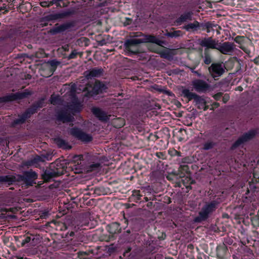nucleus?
Wrapping results in <instances>:
<instances>
[{"label":"nucleus","instance_id":"1","mask_svg":"<svg viewBox=\"0 0 259 259\" xmlns=\"http://www.w3.org/2000/svg\"><path fill=\"white\" fill-rule=\"evenodd\" d=\"M144 42H153L157 45H161L162 41L155 36L145 35L140 38H135L127 40L126 42V49L130 50L132 46Z\"/></svg>","mask_w":259,"mask_h":259},{"label":"nucleus","instance_id":"2","mask_svg":"<svg viewBox=\"0 0 259 259\" xmlns=\"http://www.w3.org/2000/svg\"><path fill=\"white\" fill-rule=\"evenodd\" d=\"M106 89V86L104 83L99 81H96L93 87L91 84H88L87 87L83 88L82 91H87L88 95L92 96L93 94L105 92Z\"/></svg>","mask_w":259,"mask_h":259},{"label":"nucleus","instance_id":"3","mask_svg":"<svg viewBox=\"0 0 259 259\" xmlns=\"http://www.w3.org/2000/svg\"><path fill=\"white\" fill-rule=\"evenodd\" d=\"M192 85L194 90L199 93L205 92L209 88V84L206 81L200 79L193 80L192 82Z\"/></svg>","mask_w":259,"mask_h":259},{"label":"nucleus","instance_id":"4","mask_svg":"<svg viewBox=\"0 0 259 259\" xmlns=\"http://www.w3.org/2000/svg\"><path fill=\"white\" fill-rule=\"evenodd\" d=\"M235 49V45L230 42H225L223 44L219 42L217 50L224 54H231Z\"/></svg>","mask_w":259,"mask_h":259},{"label":"nucleus","instance_id":"5","mask_svg":"<svg viewBox=\"0 0 259 259\" xmlns=\"http://www.w3.org/2000/svg\"><path fill=\"white\" fill-rule=\"evenodd\" d=\"M216 207V203L214 202H211L205 205L201 211L199 212L200 220L206 219L209 213L213 211Z\"/></svg>","mask_w":259,"mask_h":259},{"label":"nucleus","instance_id":"6","mask_svg":"<svg viewBox=\"0 0 259 259\" xmlns=\"http://www.w3.org/2000/svg\"><path fill=\"white\" fill-rule=\"evenodd\" d=\"M71 134L74 136L84 142H89L92 140V137L87 134L78 128H73L71 130Z\"/></svg>","mask_w":259,"mask_h":259},{"label":"nucleus","instance_id":"7","mask_svg":"<svg viewBox=\"0 0 259 259\" xmlns=\"http://www.w3.org/2000/svg\"><path fill=\"white\" fill-rule=\"evenodd\" d=\"M200 44L201 46L207 49H215L217 50L219 41L212 39L211 37H208L202 39L200 41Z\"/></svg>","mask_w":259,"mask_h":259},{"label":"nucleus","instance_id":"8","mask_svg":"<svg viewBox=\"0 0 259 259\" xmlns=\"http://www.w3.org/2000/svg\"><path fill=\"white\" fill-rule=\"evenodd\" d=\"M209 70L213 77L220 76L224 72V65L222 64H212Z\"/></svg>","mask_w":259,"mask_h":259},{"label":"nucleus","instance_id":"9","mask_svg":"<svg viewBox=\"0 0 259 259\" xmlns=\"http://www.w3.org/2000/svg\"><path fill=\"white\" fill-rule=\"evenodd\" d=\"M255 134V132L254 131H251L248 132L247 133L244 135L242 137L240 138L234 144L233 147L236 148L239 146L244 142L247 141V140L251 139Z\"/></svg>","mask_w":259,"mask_h":259},{"label":"nucleus","instance_id":"10","mask_svg":"<svg viewBox=\"0 0 259 259\" xmlns=\"http://www.w3.org/2000/svg\"><path fill=\"white\" fill-rule=\"evenodd\" d=\"M103 74V70L101 68H94L84 72V75L87 79L92 77H98Z\"/></svg>","mask_w":259,"mask_h":259},{"label":"nucleus","instance_id":"11","mask_svg":"<svg viewBox=\"0 0 259 259\" xmlns=\"http://www.w3.org/2000/svg\"><path fill=\"white\" fill-rule=\"evenodd\" d=\"M92 112L101 120L106 121L109 119L107 114L99 108H94L92 109Z\"/></svg>","mask_w":259,"mask_h":259},{"label":"nucleus","instance_id":"12","mask_svg":"<svg viewBox=\"0 0 259 259\" xmlns=\"http://www.w3.org/2000/svg\"><path fill=\"white\" fill-rule=\"evenodd\" d=\"M57 118L59 120L62 121L63 122H69L71 120V117L66 112L59 113Z\"/></svg>","mask_w":259,"mask_h":259},{"label":"nucleus","instance_id":"13","mask_svg":"<svg viewBox=\"0 0 259 259\" xmlns=\"http://www.w3.org/2000/svg\"><path fill=\"white\" fill-rule=\"evenodd\" d=\"M182 95L185 97L188 98L189 100H191L193 99L194 96H195V93L191 92L189 90L187 89H184L182 91Z\"/></svg>","mask_w":259,"mask_h":259},{"label":"nucleus","instance_id":"14","mask_svg":"<svg viewBox=\"0 0 259 259\" xmlns=\"http://www.w3.org/2000/svg\"><path fill=\"white\" fill-rule=\"evenodd\" d=\"M14 182V178L11 176H2L0 177V183L10 185Z\"/></svg>","mask_w":259,"mask_h":259},{"label":"nucleus","instance_id":"15","mask_svg":"<svg viewBox=\"0 0 259 259\" xmlns=\"http://www.w3.org/2000/svg\"><path fill=\"white\" fill-rule=\"evenodd\" d=\"M199 27V24L197 21L190 23L185 26V28L187 30H194Z\"/></svg>","mask_w":259,"mask_h":259},{"label":"nucleus","instance_id":"16","mask_svg":"<svg viewBox=\"0 0 259 259\" xmlns=\"http://www.w3.org/2000/svg\"><path fill=\"white\" fill-rule=\"evenodd\" d=\"M192 13L191 12H187L181 16V17L179 18L178 22H182L184 21H186L188 20H190L192 17Z\"/></svg>","mask_w":259,"mask_h":259},{"label":"nucleus","instance_id":"17","mask_svg":"<svg viewBox=\"0 0 259 259\" xmlns=\"http://www.w3.org/2000/svg\"><path fill=\"white\" fill-rule=\"evenodd\" d=\"M193 99L194 100L196 104L201 105L202 106H204L205 104V100L201 97L197 95V94H195V96H194Z\"/></svg>","mask_w":259,"mask_h":259},{"label":"nucleus","instance_id":"18","mask_svg":"<svg viewBox=\"0 0 259 259\" xmlns=\"http://www.w3.org/2000/svg\"><path fill=\"white\" fill-rule=\"evenodd\" d=\"M50 102L51 104L53 105H56L60 103V98L59 96H57L55 95H52L50 98Z\"/></svg>","mask_w":259,"mask_h":259},{"label":"nucleus","instance_id":"19","mask_svg":"<svg viewBox=\"0 0 259 259\" xmlns=\"http://www.w3.org/2000/svg\"><path fill=\"white\" fill-rule=\"evenodd\" d=\"M182 33L180 31H175L174 32L168 33L167 35L171 37H176L182 35Z\"/></svg>","mask_w":259,"mask_h":259},{"label":"nucleus","instance_id":"20","mask_svg":"<svg viewBox=\"0 0 259 259\" xmlns=\"http://www.w3.org/2000/svg\"><path fill=\"white\" fill-rule=\"evenodd\" d=\"M29 116V115L28 112H26L23 115V117L17 120L16 122V123H20L23 122L25 120V119L27 118H28Z\"/></svg>","mask_w":259,"mask_h":259},{"label":"nucleus","instance_id":"21","mask_svg":"<svg viewBox=\"0 0 259 259\" xmlns=\"http://www.w3.org/2000/svg\"><path fill=\"white\" fill-rule=\"evenodd\" d=\"M27 176L30 177L31 178L33 179H37V175L36 173L33 171H28L27 173Z\"/></svg>","mask_w":259,"mask_h":259},{"label":"nucleus","instance_id":"22","mask_svg":"<svg viewBox=\"0 0 259 259\" xmlns=\"http://www.w3.org/2000/svg\"><path fill=\"white\" fill-rule=\"evenodd\" d=\"M213 144L212 142H207L203 145V149L204 150H209L213 147Z\"/></svg>","mask_w":259,"mask_h":259},{"label":"nucleus","instance_id":"23","mask_svg":"<svg viewBox=\"0 0 259 259\" xmlns=\"http://www.w3.org/2000/svg\"><path fill=\"white\" fill-rule=\"evenodd\" d=\"M57 144L60 147H62L63 148H67L66 146V144L64 140L61 139L58 140L57 141Z\"/></svg>","mask_w":259,"mask_h":259},{"label":"nucleus","instance_id":"24","mask_svg":"<svg viewBox=\"0 0 259 259\" xmlns=\"http://www.w3.org/2000/svg\"><path fill=\"white\" fill-rule=\"evenodd\" d=\"M100 167V164L99 163H96L92 164L90 166V170L93 171L95 169H98Z\"/></svg>","mask_w":259,"mask_h":259},{"label":"nucleus","instance_id":"25","mask_svg":"<svg viewBox=\"0 0 259 259\" xmlns=\"http://www.w3.org/2000/svg\"><path fill=\"white\" fill-rule=\"evenodd\" d=\"M40 5L42 7H50L52 5H51V2H50L49 4L46 2H42L40 3Z\"/></svg>","mask_w":259,"mask_h":259},{"label":"nucleus","instance_id":"26","mask_svg":"<svg viewBox=\"0 0 259 259\" xmlns=\"http://www.w3.org/2000/svg\"><path fill=\"white\" fill-rule=\"evenodd\" d=\"M204 62L206 64H208L211 62L210 59L209 57H206L204 60Z\"/></svg>","mask_w":259,"mask_h":259},{"label":"nucleus","instance_id":"27","mask_svg":"<svg viewBox=\"0 0 259 259\" xmlns=\"http://www.w3.org/2000/svg\"><path fill=\"white\" fill-rule=\"evenodd\" d=\"M229 99V96L228 95H225L223 97V101L224 102H226Z\"/></svg>","mask_w":259,"mask_h":259},{"label":"nucleus","instance_id":"28","mask_svg":"<svg viewBox=\"0 0 259 259\" xmlns=\"http://www.w3.org/2000/svg\"><path fill=\"white\" fill-rule=\"evenodd\" d=\"M30 238L29 237H27L26 238H25V239L23 241V244H24V243H28L30 241Z\"/></svg>","mask_w":259,"mask_h":259},{"label":"nucleus","instance_id":"29","mask_svg":"<svg viewBox=\"0 0 259 259\" xmlns=\"http://www.w3.org/2000/svg\"><path fill=\"white\" fill-rule=\"evenodd\" d=\"M74 235V232H71L70 233V236H73Z\"/></svg>","mask_w":259,"mask_h":259},{"label":"nucleus","instance_id":"30","mask_svg":"<svg viewBox=\"0 0 259 259\" xmlns=\"http://www.w3.org/2000/svg\"><path fill=\"white\" fill-rule=\"evenodd\" d=\"M40 159V157H37V158L36 160H40V159Z\"/></svg>","mask_w":259,"mask_h":259},{"label":"nucleus","instance_id":"31","mask_svg":"<svg viewBox=\"0 0 259 259\" xmlns=\"http://www.w3.org/2000/svg\"><path fill=\"white\" fill-rule=\"evenodd\" d=\"M162 56H163L164 58L166 57V56H164V55H163V54H162Z\"/></svg>","mask_w":259,"mask_h":259},{"label":"nucleus","instance_id":"32","mask_svg":"<svg viewBox=\"0 0 259 259\" xmlns=\"http://www.w3.org/2000/svg\"><path fill=\"white\" fill-rule=\"evenodd\" d=\"M70 58H72V55H70Z\"/></svg>","mask_w":259,"mask_h":259},{"label":"nucleus","instance_id":"33","mask_svg":"<svg viewBox=\"0 0 259 259\" xmlns=\"http://www.w3.org/2000/svg\"><path fill=\"white\" fill-rule=\"evenodd\" d=\"M32 164V162H31V163H29V165H30Z\"/></svg>","mask_w":259,"mask_h":259},{"label":"nucleus","instance_id":"34","mask_svg":"<svg viewBox=\"0 0 259 259\" xmlns=\"http://www.w3.org/2000/svg\"><path fill=\"white\" fill-rule=\"evenodd\" d=\"M54 64V63L53 62H52V65H53Z\"/></svg>","mask_w":259,"mask_h":259}]
</instances>
